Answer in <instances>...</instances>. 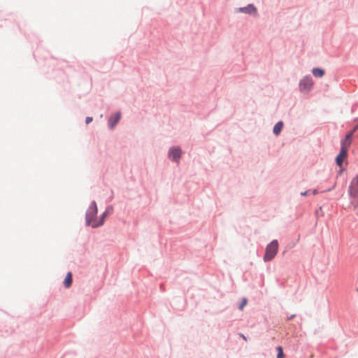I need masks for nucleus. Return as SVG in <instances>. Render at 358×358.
Returning <instances> with one entry per match:
<instances>
[{
  "label": "nucleus",
  "instance_id": "f257e3e1",
  "mask_svg": "<svg viewBox=\"0 0 358 358\" xmlns=\"http://www.w3.org/2000/svg\"><path fill=\"white\" fill-rule=\"evenodd\" d=\"M97 214V206L94 201L92 202L86 213V223L89 226L95 228L103 224L105 215H103L100 220L96 218Z\"/></svg>",
  "mask_w": 358,
  "mask_h": 358
},
{
  "label": "nucleus",
  "instance_id": "f03ea898",
  "mask_svg": "<svg viewBox=\"0 0 358 358\" xmlns=\"http://www.w3.org/2000/svg\"><path fill=\"white\" fill-rule=\"evenodd\" d=\"M278 250V243L276 240L273 241L266 248L264 256V262H268L273 259Z\"/></svg>",
  "mask_w": 358,
  "mask_h": 358
},
{
  "label": "nucleus",
  "instance_id": "7ed1b4c3",
  "mask_svg": "<svg viewBox=\"0 0 358 358\" xmlns=\"http://www.w3.org/2000/svg\"><path fill=\"white\" fill-rule=\"evenodd\" d=\"M313 85V80L309 77H306L300 81V90L306 92L310 90Z\"/></svg>",
  "mask_w": 358,
  "mask_h": 358
},
{
  "label": "nucleus",
  "instance_id": "20e7f679",
  "mask_svg": "<svg viewBox=\"0 0 358 358\" xmlns=\"http://www.w3.org/2000/svg\"><path fill=\"white\" fill-rule=\"evenodd\" d=\"M349 194L351 197H358V175L353 178L350 182Z\"/></svg>",
  "mask_w": 358,
  "mask_h": 358
},
{
  "label": "nucleus",
  "instance_id": "39448f33",
  "mask_svg": "<svg viewBox=\"0 0 358 358\" xmlns=\"http://www.w3.org/2000/svg\"><path fill=\"white\" fill-rule=\"evenodd\" d=\"M353 135V131H350L348 133L345 139L341 142V149H344L345 150H348L351 143H352V136Z\"/></svg>",
  "mask_w": 358,
  "mask_h": 358
},
{
  "label": "nucleus",
  "instance_id": "423d86ee",
  "mask_svg": "<svg viewBox=\"0 0 358 358\" xmlns=\"http://www.w3.org/2000/svg\"><path fill=\"white\" fill-rule=\"evenodd\" d=\"M347 157L348 151L341 148V151L336 158V164L338 166L341 167L343 161L347 158Z\"/></svg>",
  "mask_w": 358,
  "mask_h": 358
},
{
  "label": "nucleus",
  "instance_id": "0eeeda50",
  "mask_svg": "<svg viewBox=\"0 0 358 358\" xmlns=\"http://www.w3.org/2000/svg\"><path fill=\"white\" fill-rule=\"evenodd\" d=\"M181 150L179 148H171L169 151V158L174 161H178L180 158Z\"/></svg>",
  "mask_w": 358,
  "mask_h": 358
},
{
  "label": "nucleus",
  "instance_id": "6e6552de",
  "mask_svg": "<svg viewBox=\"0 0 358 358\" xmlns=\"http://www.w3.org/2000/svg\"><path fill=\"white\" fill-rule=\"evenodd\" d=\"M120 116V113H116L113 116L110 117L108 120V124L110 127V128L113 129L115 126V124L119 122Z\"/></svg>",
  "mask_w": 358,
  "mask_h": 358
},
{
  "label": "nucleus",
  "instance_id": "1a4fd4ad",
  "mask_svg": "<svg viewBox=\"0 0 358 358\" xmlns=\"http://www.w3.org/2000/svg\"><path fill=\"white\" fill-rule=\"evenodd\" d=\"M239 10L241 12L246 13H249V14L255 13L257 11L255 7L252 4H250L248 6L244 7V8H240Z\"/></svg>",
  "mask_w": 358,
  "mask_h": 358
},
{
  "label": "nucleus",
  "instance_id": "9d476101",
  "mask_svg": "<svg viewBox=\"0 0 358 358\" xmlns=\"http://www.w3.org/2000/svg\"><path fill=\"white\" fill-rule=\"evenodd\" d=\"M71 284H72V274L71 272H69L66 274V278L64 280V285L66 288H69L71 287Z\"/></svg>",
  "mask_w": 358,
  "mask_h": 358
},
{
  "label": "nucleus",
  "instance_id": "9b49d317",
  "mask_svg": "<svg viewBox=\"0 0 358 358\" xmlns=\"http://www.w3.org/2000/svg\"><path fill=\"white\" fill-rule=\"evenodd\" d=\"M312 73L315 77L317 78H322L324 75V71L319 68L313 69Z\"/></svg>",
  "mask_w": 358,
  "mask_h": 358
},
{
  "label": "nucleus",
  "instance_id": "f8f14e48",
  "mask_svg": "<svg viewBox=\"0 0 358 358\" xmlns=\"http://www.w3.org/2000/svg\"><path fill=\"white\" fill-rule=\"evenodd\" d=\"M282 127H283V123L282 122H278L273 127V133L275 134V135H278L281 131H282Z\"/></svg>",
  "mask_w": 358,
  "mask_h": 358
},
{
  "label": "nucleus",
  "instance_id": "ddd939ff",
  "mask_svg": "<svg viewBox=\"0 0 358 358\" xmlns=\"http://www.w3.org/2000/svg\"><path fill=\"white\" fill-rule=\"evenodd\" d=\"M277 350H278L277 358H283L284 353H283L282 348L280 346H278V347H277Z\"/></svg>",
  "mask_w": 358,
  "mask_h": 358
},
{
  "label": "nucleus",
  "instance_id": "4468645a",
  "mask_svg": "<svg viewBox=\"0 0 358 358\" xmlns=\"http://www.w3.org/2000/svg\"><path fill=\"white\" fill-rule=\"evenodd\" d=\"M247 303H248L247 299L245 298L243 299L242 302H241V305L239 306V309L241 310H242L243 309V308L246 306Z\"/></svg>",
  "mask_w": 358,
  "mask_h": 358
},
{
  "label": "nucleus",
  "instance_id": "2eb2a0df",
  "mask_svg": "<svg viewBox=\"0 0 358 358\" xmlns=\"http://www.w3.org/2000/svg\"><path fill=\"white\" fill-rule=\"evenodd\" d=\"M92 121V117H86V120H85L86 124H89Z\"/></svg>",
  "mask_w": 358,
  "mask_h": 358
},
{
  "label": "nucleus",
  "instance_id": "dca6fc26",
  "mask_svg": "<svg viewBox=\"0 0 358 358\" xmlns=\"http://www.w3.org/2000/svg\"><path fill=\"white\" fill-rule=\"evenodd\" d=\"M301 196H306L308 194V191H306L304 192H301Z\"/></svg>",
  "mask_w": 358,
  "mask_h": 358
},
{
  "label": "nucleus",
  "instance_id": "f3484780",
  "mask_svg": "<svg viewBox=\"0 0 358 358\" xmlns=\"http://www.w3.org/2000/svg\"><path fill=\"white\" fill-rule=\"evenodd\" d=\"M357 129H358V125L356 126L352 131H353V133H354Z\"/></svg>",
  "mask_w": 358,
  "mask_h": 358
},
{
  "label": "nucleus",
  "instance_id": "a211bd4d",
  "mask_svg": "<svg viewBox=\"0 0 358 358\" xmlns=\"http://www.w3.org/2000/svg\"><path fill=\"white\" fill-rule=\"evenodd\" d=\"M313 193V194H317V190H314Z\"/></svg>",
  "mask_w": 358,
  "mask_h": 358
},
{
  "label": "nucleus",
  "instance_id": "6ab92c4d",
  "mask_svg": "<svg viewBox=\"0 0 358 358\" xmlns=\"http://www.w3.org/2000/svg\"><path fill=\"white\" fill-rule=\"evenodd\" d=\"M294 317V315H292V316H290V317H289V320L292 319Z\"/></svg>",
  "mask_w": 358,
  "mask_h": 358
},
{
  "label": "nucleus",
  "instance_id": "aec40b11",
  "mask_svg": "<svg viewBox=\"0 0 358 358\" xmlns=\"http://www.w3.org/2000/svg\"><path fill=\"white\" fill-rule=\"evenodd\" d=\"M241 336L243 338L244 340H246V338L243 335H242Z\"/></svg>",
  "mask_w": 358,
  "mask_h": 358
},
{
  "label": "nucleus",
  "instance_id": "412c9836",
  "mask_svg": "<svg viewBox=\"0 0 358 358\" xmlns=\"http://www.w3.org/2000/svg\"><path fill=\"white\" fill-rule=\"evenodd\" d=\"M357 292H358V287H357Z\"/></svg>",
  "mask_w": 358,
  "mask_h": 358
}]
</instances>
